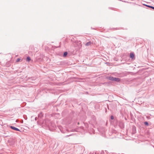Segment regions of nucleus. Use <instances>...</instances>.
I'll use <instances>...</instances> for the list:
<instances>
[{"mask_svg":"<svg viewBox=\"0 0 154 154\" xmlns=\"http://www.w3.org/2000/svg\"><path fill=\"white\" fill-rule=\"evenodd\" d=\"M79 124V122H78V124Z\"/></svg>","mask_w":154,"mask_h":154,"instance_id":"nucleus-13","label":"nucleus"},{"mask_svg":"<svg viewBox=\"0 0 154 154\" xmlns=\"http://www.w3.org/2000/svg\"><path fill=\"white\" fill-rule=\"evenodd\" d=\"M20 58H18V59L17 60H16V62H19V61H20Z\"/></svg>","mask_w":154,"mask_h":154,"instance_id":"nucleus-10","label":"nucleus"},{"mask_svg":"<svg viewBox=\"0 0 154 154\" xmlns=\"http://www.w3.org/2000/svg\"><path fill=\"white\" fill-rule=\"evenodd\" d=\"M145 6H146L147 7H149L150 8H151L153 9L154 10V7H153V6H149V5H145Z\"/></svg>","mask_w":154,"mask_h":154,"instance_id":"nucleus-6","label":"nucleus"},{"mask_svg":"<svg viewBox=\"0 0 154 154\" xmlns=\"http://www.w3.org/2000/svg\"><path fill=\"white\" fill-rule=\"evenodd\" d=\"M10 127L12 129L14 130L15 131H20L19 130L18 128H16V127H13L12 126H11Z\"/></svg>","mask_w":154,"mask_h":154,"instance_id":"nucleus-3","label":"nucleus"},{"mask_svg":"<svg viewBox=\"0 0 154 154\" xmlns=\"http://www.w3.org/2000/svg\"><path fill=\"white\" fill-rule=\"evenodd\" d=\"M31 60L30 58L29 57H28L27 58L26 60L29 61Z\"/></svg>","mask_w":154,"mask_h":154,"instance_id":"nucleus-8","label":"nucleus"},{"mask_svg":"<svg viewBox=\"0 0 154 154\" xmlns=\"http://www.w3.org/2000/svg\"><path fill=\"white\" fill-rule=\"evenodd\" d=\"M93 42H92L91 41L87 42L85 45L86 46H88L91 45L92 44H93Z\"/></svg>","mask_w":154,"mask_h":154,"instance_id":"nucleus-4","label":"nucleus"},{"mask_svg":"<svg viewBox=\"0 0 154 154\" xmlns=\"http://www.w3.org/2000/svg\"><path fill=\"white\" fill-rule=\"evenodd\" d=\"M110 118L111 119H114V117L113 116H111Z\"/></svg>","mask_w":154,"mask_h":154,"instance_id":"nucleus-12","label":"nucleus"},{"mask_svg":"<svg viewBox=\"0 0 154 154\" xmlns=\"http://www.w3.org/2000/svg\"><path fill=\"white\" fill-rule=\"evenodd\" d=\"M130 57L132 59H133L134 57V54L133 53H131L130 54Z\"/></svg>","mask_w":154,"mask_h":154,"instance_id":"nucleus-5","label":"nucleus"},{"mask_svg":"<svg viewBox=\"0 0 154 154\" xmlns=\"http://www.w3.org/2000/svg\"><path fill=\"white\" fill-rule=\"evenodd\" d=\"M144 124L148 126L149 125V124L147 122H145L144 123Z\"/></svg>","mask_w":154,"mask_h":154,"instance_id":"nucleus-9","label":"nucleus"},{"mask_svg":"<svg viewBox=\"0 0 154 154\" xmlns=\"http://www.w3.org/2000/svg\"><path fill=\"white\" fill-rule=\"evenodd\" d=\"M106 78L108 80L112 81L119 82L120 81V79L116 77H113L112 76L107 77Z\"/></svg>","mask_w":154,"mask_h":154,"instance_id":"nucleus-1","label":"nucleus"},{"mask_svg":"<svg viewBox=\"0 0 154 154\" xmlns=\"http://www.w3.org/2000/svg\"><path fill=\"white\" fill-rule=\"evenodd\" d=\"M136 132V128L134 126H133L132 128V133L133 134H135Z\"/></svg>","mask_w":154,"mask_h":154,"instance_id":"nucleus-2","label":"nucleus"},{"mask_svg":"<svg viewBox=\"0 0 154 154\" xmlns=\"http://www.w3.org/2000/svg\"><path fill=\"white\" fill-rule=\"evenodd\" d=\"M68 53L67 52H65L63 54V56L64 57H65L66 56V55H67Z\"/></svg>","mask_w":154,"mask_h":154,"instance_id":"nucleus-7","label":"nucleus"},{"mask_svg":"<svg viewBox=\"0 0 154 154\" xmlns=\"http://www.w3.org/2000/svg\"><path fill=\"white\" fill-rule=\"evenodd\" d=\"M42 113H41L38 115V117H42Z\"/></svg>","mask_w":154,"mask_h":154,"instance_id":"nucleus-11","label":"nucleus"}]
</instances>
